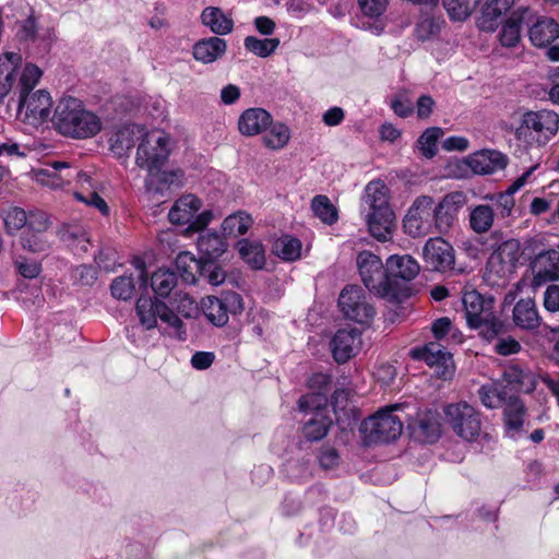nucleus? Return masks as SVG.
Wrapping results in <instances>:
<instances>
[{"mask_svg":"<svg viewBox=\"0 0 559 559\" xmlns=\"http://www.w3.org/2000/svg\"><path fill=\"white\" fill-rule=\"evenodd\" d=\"M72 164L66 160H53L45 164V167L34 169V180L50 189H63L72 183Z\"/></svg>","mask_w":559,"mask_h":559,"instance_id":"obj_17","label":"nucleus"},{"mask_svg":"<svg viewBox=\"0 0 559 559\" xmlns=\"http://www.w3.org/2000/svg\"><path fill=\"white\" fill-rule=\"evenodd\" d=\"M534 19L535 14L528 8H519L507 20V27L510 32L519 33L524 24L531 27Z\"/></svg>","mask_w":559,"mask_h":559,"instance_id":"obj_53","label":"nucleus"},{"mask_svg":"<svg viewBox=\"0 0 559 559\" xmlns=\"http://www.w3.org/2000/svg\"><path fill=\"white\" fill-rule=\"evenodd\" d=\"M325 404L326 397L322 393H310L301 396L299 400L300 411H316L313 417L307 420L302 428L304 436L310 441L321 440L329 431L332 421L323 411Z\"/></svg>","mask_w":559,"mask_h":559,"instance_id":"obj_10","label":"nucleus"},{"mask_svg":"<svg viewBox=\"0 0 559 559\" xmlns=\"http://www.w3.org/2000/svg\"><path fill=\"white\" fill-rule=\"evenodd\" d=\"M531 270L534 290L547 282L559 280V248L538 252L531 262Z\"/></svg>","mask_w":559,"mask_h":559,"instance_id":"obj_16","label":"nucleus"},{"mask_svg":"<svg viewBox=\"0 0 559 559\" xmlns=\"http://www.w3.org/2000/svg\"><path fill=\"white\" fill-rule=\"evenodd\" d=\"M507 162L502 153L493 150H483L464 159V164L477 175H489L502 170Z\"/></svg>","mask_w":559,"mask_h":559,"instance_id":"obj_19","label":"nucleus"},{"mask_svg":"<svg viewBox=\"0 0 559 559\" xmlns=\"http://www.w3.org/2000/svg\"><path fill=\"white\" fill-rule=\"evenodd\" d=\"M448 353L441 344L436 342H431L420 348H414L411 352L413 358L424 360L427 365L436 362L437 359L441 358V355Z\"/></svg>","mask_w":559,"mask_h":559,"instance_id":"obj_52","label":"nucleus"},{"mask_svg":"<svg viewBox=\"0 0 559 559\" xmlns=\"http://www.w3.org/2000/svg\"><path fill=\"white\" fill-rule=\"evenodd\" d=\"M386 271L389 281L393 285V278L414 280L418 275L420 266L412 255L394 254L386 260Z\"/></svg>","mask_w":559,"mask_h":559,"instance_id":"obj_28","label":"nucleus"},{"mask_svg":"<svg viewBox=\"0 0 559 559\" xmlns=\"http://www.w3.org/2000/svg\"><path fill=\"white\" fill-rule=\"evenodd\" d=\"M301 243L297 238L282 237L274 245V252L283 260L294 261L300 257Z\"/></svg>","mask_w":559,"mask_h":559,"instance_id":"obj_48","label":"nucleus"},{"mask_svg":"<svg viewBox=\"0 0 559 559\" xmlns=\"http://www.w3.org/2000/svg\"><path fill=\"white\" fill-rule=\"evenodd\" d=\"M437 227V214L435 201L429 195L417 197L409 206L403 221V227L411 237H424L432 233V226Z\"/></svg>","mask_w":559,"mask_h":559,"instance_id":"obj_9","label":"nucleus"},{"mask_svg":"<svg viewBox=\"0 0 559 559\" xmlns=\"http://www.w3.org/2000/svg\"><path fill=\"white\" fill-rule=\"evenodd\" d=\"M390 199L391 191L380 179L368 182L361 197L368 230L380 241L389 240L396 226V217Z\"/></svg>","mask_w":559,"mask_h":559,"instance_id":"obj_2","label":"nucleus"},{"mask_svg":"<svg viewBox=\"0 0 559 559\" xmlns=\"http://www.w3.org/2000/svg\"><path fill=\"white\" fill-rule=\"evenodd\" d=\"M501 255L497 253L496 251L491 253V255L488 259L486 271L488 274V277H496L497 280H507L511 274L514 273V269L511 264H504L502 259H500Z\"/></svg>","mask_w":559,"mask_h":559,"instance_id":"obj_51","label":"nucleus"},{"mask_svg":"<svg viewBox=\"0 0 559 559\" xmlns=\"http://www.w3.org/2000/svg\"><path fill=\"white\" fill-rule=\"evenodd\" d=\"M61 237L69 246L78 248L84 252L87 251L90 237L82 226L73 225L66 227L62 230Z\"/></svg>","mask_w":559,"mask_h":559,"instance_id":"obj_49","label":"nucleus"},{"mask_svg":"<svg viewBox=\"0 0 559 559\" xmlns=\"http://www.w3.org/2000/svg\"><path fill=\"white\" fill-rule=\"evenodd\" d=\"M111 294L115 298L121 300L131 299L134 295L135 287L131 276H119L111 283Z\"/></svg>","mask_w":559,"mask_h":559,"instance_id":"obj_54","label":"nucleus"},{"mask_svg":"<svg viewBox=\"0 0 559 559\" xmlns=\"http://www.w3.org/2000/svg\"><path fill=\"white\" fill-rule=\"evenodd\" d=\"M334 359L338 364L348 361L361 348V334L356 329L338 330L330 342Z\"/></svg>","mask_w":559,"mask_h":559,"instance_id":"obj_18","label":"nucleus"},{"mask_svg":"<svg viewBox=\"0 0 559 559\" xmlns=\"http://www.w3.org/2000/svg\"><path fill=\"white\" fill-rule=\"evenodd\" d=\"M135 310L140 323L146 330L154 329L157 325V318L177 331L182 329L181 320L164 301L153 299L150 296H141L136 301Z\"/></svg>","mask_w":559,"mask_h":559,"instance_id":"obj_12","label":"nucleus"},{"mask_svg":"<svg viewBox=\"0 0 559 559\" xmlns=\"http://www.w3.org/2000/svg\"><path fill=\"white\" fill-rule=\"evenodd\" d=\"M74 197L76 200L97 209L104 215H107L109 213V207L107 203L94 190L90 191L87 194H84L83 192H75Z\"/></svg>","mask_w":559,"mask_h":559,"instance_id":"obj_61","label":"nucleus"},{"mask_svg":"<svg viewBox=\"0 0 559 559\" xmlns=\"http://www.w3.org/2000/svg\"><path fill=\"white\" fill-rule=\"evenodd\" d=\"M527 408L524 402L515 395L509 396L503 405L502 419L507 433L516 438L523 430Z\"/></svg>","mask_w":559,"mask_h":559,"instance_id":"obj_22","label":"nucleus"},{"mask_svg":"<svg viewBox=\"0 0 559 559\" xmlns=\"http://www.w3.org/2000/svg\"><path fill=\"white\" fill-rule=\"evenodd\" d=\"M144 127L140 124H126L115 130L109 136V148L118 157L126 156L129 151L139 144Z\"/></svg>","mask_w":559,"mask_h":559,"instance_id":"obj_21","label":"nucleus"},{"mask_svg":"<svg viewBox=\"0 0 559 559\" xmlns=\"http://www.w3.org/2000/svg\"><path fill=\"white\" fill-rule=\"evenodd\" d=\"M503 389L518 393H531L535 390L537 381L535 374L519 365H509L502 372Z\"/></svg>","mask_w":559,"mask_h":559,"instance_id":"obj_20","label":"nucleus"},{"mask_svg":"<svg viewBox=\"0 0 559 559\" xmlns=\"http://www.w3.org/2000/svg\"><path fill=\"white\" fill-rule=\"evenodd\" d=\"M311 210L325 225H333L338 219V211L326 195H316L311 201Z\"/></svg>","mask_w":559,"mask_h":559,"instance_id":"obj_40","label":"nucleus"},{"mask_svg":"<svg viewBox=\"0 0 559 559\" xmlns=\"http://www.w3.org/2000/svg\"><path fill=\"white\" fill-rule=\"evenodd\" d=\"M444 417L454 432L466 441L476 440L481 431L479 412L466 402L447 405Z\"/></svg>","mask_w":559,"mask_h":559,"instance_id":"obj_8","label":"nucleus"},{"mask_svg":"<svg viewBox=\"0 0 559 559\" xmlns=\"http://www.w3.org/2000/svg\"><path fill=\"white\" fill-rule=\"evenodd\" d=\"M51 121L58 133L74 140L94 138L103 129L100 118L80 99L70 96L59 99Z\"/></svg>","mask_w":559,"mask_h":559,"instance_id":"obj_1","label":"nucleus"},{"mask_svg":"<svg viewBox=\"0 0 559 559\" xmlns=\"http://www.w3.org/2000/svg\"><path fill=\"white\" fill-rule=\"evenodd\" d=\"M200 275L214 286L223 284L226 278V272L212 262H203L202 266H200Z\"/></svg>","mask_w":559,"mask_h":559,"instance_id":"obj_58","label":"nucleus"},{"mask_svg":"<svg viewBox=\"0 0 559 559\" xmlns=\"http://www.w3.org/2000/svg\"><path fill=\"white\" fill-rule=\"evenodd\" d=\"M176 309L185 318H195L199 313L198 304L188 295H178Z\"/></svg>","mask_w":559,"mask_h":559,"instance_id":"obj_63","label":"nucleus"},{"mask_svg":"<svg viewBox=\"0 0 559 559\" xmlns=\"http://www.w3.org/2000/svg\"><path fill=\"white\" fill-rule=\"evenodd\" d=\"M290 139L289 128L282 122H271L265 130L262 140L266 147L271 150H281L287 145Z\"/></svg>","mask_w":559,"mask_h":559,"instance_id":"obj_39","label":"nucleus"},{"mask_svg":"<svg viewBox=\"0 0 559 559\" xmlns=\"http://www.w3.org/2000/svg\"><path fill=\"white\" fill-rule=\"evenodd\" d=\"M403 408V404L388 405L366 418L360 426L365 443L395 441L403 432L404 417L400 414Z\"/></svg>","mask_w":559,"mask_h":559,"instance_id":"obj_3","label":"nucleus"},{"mask_svg":"<svg viewBox=\"0 0 559 559\" xmlns=\"http://www.w3.org/2000/svg\"><path fill=\"white\" fill-rule=\"evenodd\" d=\"M423 259L428 269L436 272L453 270L455 251L450 242L441 237L429 238L423 248Z\"/></svg>","mask_w":559,"mask_h":559,"instance_id":"obj_15","label":"nucleus"},{"mask_svg":"<svg viewBox=\"0 0 559 559\" xmlns=\"http://www.w3.org/2000/svg\"><path fill=\"white\" fill-rule=\"evenodd\" d=\"M443 135L439 127H431L424 131L417 143L421 154L427 158H432L437 154V142Z\"/></svg>","mask_w":559,"mask_h":559,"instance_id":"obj_47","label":"nucleus"},{"mask_svg":"<svg viewBox=\"0 0 559 559\" xmlns=\"http://www.w3.org/2000/svg\"><path fill=\"white\" fill-rule=\"evenodd\" d=\"M202 205L201 199L194 194L189 193L181 195L173 204L168 213V218L170 223L176 225L189 224L188 230L200 231L214 219L212 210L200 212Z\"/></svg>","mask_w":559,"mask_h":559,"instance_id":"obj_7","label":"nucleus"},{"mask_svg":"<svg viewBox=\"0 0 559 559\" xmlns=\"http://www.w3.org/2000/svg\"><path fill=\"white\" fill-rule=\"evenodd\" d=\"M197 246L203 262H213L222 257L227 249L225 239L215 231L200 235Z\"/></svg>","mask_w":559,"mask_h":559,"instance_id":"obj_31","label":"nucleus"},{"mask_svg":"<svg viewBox=\"0 0 559 559\" xmlns=\"http://www.w3.org/2000/svg\"><path fill=\"white\" fill-rule=\"evenodd\" d=\"M173 146L174 140L166 132L144 128L136 148L135 164L154 175L168 160Z\"/></svg>","mask_w":559,"mask_h":559,"instance_id":"obj_5","label":"nucleus"},{"mask_svg":"<svg viewBox=\"0 0 559 559\" xmlns=\"http://www.w3.org/2000/svg\"><path fill=\"white\" fill-rule=\"evenodd\" d=\"M465 200V194L456 191L447 194L438 206H435L437 214V230L439 233H445L452 226L455 216L464 205Z\"/></svg>","mask_w":559,"mask_h":559,"instance_id":"obj_23","label":"nucleus"},{"mask_svg":"<svg viewBox=\"0 0 559 559\" xmlns=\"http://www.w3.org/2000/svg\"><path fill=\"white\" fill-rule=\"evenodd\" d=\"M183 183L185 175L181 169L162 170V168H159L154 175L147 174L146 178L148 189H152L155 185H157L156 189L159 190L171 186L181 187Z\"/></svg>","mask_w":559,"mask_h":559,"instance_id":"obj_38","label":"nucleus"},{"mask_svg":"<svg viewBox=\"0 0 559 559\" xmlns=\"http://www.w3.org/2000/svg\"><path fill=\"white\" fill-rule=\"evenodd\" d=\"M52 106V97L44 88L19 97V110L24 111L25 120L34 126L41 124L50 118Z\"/></svg>","mask_w":559,"mask_h":559,"instance_id":"obj_14","label":"nucleus"},{"mask_svg":"<svg viewBox=\"0 0 559 559\" xmlns=\"http://www.w3.org/2000/svg\"><path fill=\"white\" fill-rule=\"evenodd\" d=\"M522 346L518 340L512 336H499L493 345V349L498 355L509 356L518 354Z\"/></svg>","mask_w":559,"mask_h":559,"instance_id":"obj_60","label":"nucleus"},{"mask_svg":"<svg viewBox=\"0 0 559 559\" xmlns=\"http://www.w3.org/2000/svg\"><path fill=\"white\" fill-rule=\"evenodd\" d=\"M481 0H443L449 16L455 21H465L479 5Z\"/></svg>","mask_w":559,"mask_h":559,"instance_id":"obj_44","label":"nucleus"},{"mask_svg":"<svg viewBox=\"0 0 559 559\" xmlns=\"http://www.w3.org/2000/svg\"><path fill=\"white\" fill-rule=\"evenodd\" d=\"M478 397L481 404L490 409L504 405L508 400L504 389H500L497 382L481 385L478 390Z\"/></svg>","mask_w":559,"mask_h":559,"instance_id":"obj_43","label":"nucleus"},{"mask_svg":"<svg viewBox=\"0 0 559 559\" xmlns=\"http://www.w3.org/2000/svg\"><path fill=\"white\" fill-rule=\"evenodd\" d=\"M462 302L468 325L492 311V299L486 300L476 290L465 292L462 298Z\"/></svg>","mask_w":559,"mask_h":559,"instance_id":"obj_30","label":"nucleus"},{"mask_svg":"<svg viewBox=\"0 0 559 559\" xmlns=\"http://www.w3.org/2000/svg\"><path fill=\"white\" fill-rule=\"evenodd\" d=\"M512 318L514 324L522 330H536L542 322L536 304L531 298L520 299L514 305Z\"/></svg>","mask_w":559,"mask_h":559,"instance_id":"obj_29","label":"nucleus"},{"mask_svg":"<svg viewBox=\"0 0 559 559\" xmlns=\"http://www.w3.org/2000/svg\"><path fill=\"white\" fill-rule=\"evenodd\" d=\"M203 261L197 260L190 252H180L176 258V266L181 277L187 283L195 282V271L200 272Z\"/></svg>","mask_w":559,"mask_h":559,"instance_id":"obj_46","label":"nucleus"},{"mask_svg":"<svg viewBox=\"0 0 559 559\" xmlns=\"http://www.w3.org/2000/svg\"><path fill=\"white\" fill-rule=\"evenodd\" d=\"M530 35H559V24L551 17L535 15Z\"/></svg>","mask_w":559,"mask_h":559,"instance_id":"obj_57","label":"nucleus"},{"mask_svg":"<svg viewBox=\"0 0 559 559\" xmlns=\"http://www.w3.org/2000/svg\"><path fill=\"white\" fill-rule=\"evenodd\" d=\"M226 50V43L219 37L202 38L193 46L194 58L202 63H211Z\"/></svg>","mask_w":559,"mask_h":559,"instance_id":"obj_32","label":"nucleus"},{"mask_svg":"<svg viewBox=\"0 0 559 559\" xmlns=\"http://www.w3.org/2000/svg\"><path fill=\"white\" fill-rule=\"evenodd\" d=\"M253 223L252 217L242 211L227 216L222 223V229L229 235H245Z\"/></svg>","mask_w":559,"mask_h":559,"instance_id":"obj_45","label":"nucleus"},{"mask_svg":"<svg viewBox=\"0 0 559 559\" xmlns=\"http://www.w3.org/2000/svg\"><path fill=\"white\" fill-rule=\"evenodd\" d=\"M493 207L488 204H478L469 213V226L476 234L487 233L493 225Z\"/></svg>","mask_w":559,"mask_h":559,"instance_id":"obj_36","label":"nucleus"},{"mask_svg":"<svg viewBox=\"0 0 559 559\" xmlns=\"http://www.w3.org/2000/svg\"><path fill=\"white\" fill-rule=\"evenodd\" d=\"M496 252L501 255L500 259H502L504 264H511L512 267L515 270L516 263L521 257V246L519 240L510 239L502 242L498 247Z\"/></svg>","mask_w":559,"mask_h":559,"instance_id":"obj_55","label":"nucleus"},{"mask_svg":"<svg viewBox=\"0 0 559 559\" xmlns=\"http://www.w3.org/2000/svg\"><path fill=\"white\" fill-rule=\"evenodd\" d=\"M429 366L435 368L437 377L443 380L451 379L455 372L454 361L450 353L441 355L440 359Z\"/></svg>","mask_w":559,"mask_h":559,"instance_id":"obj_59","label":"nucleus"},{"mask_svg":"<svg viewBox=\"0 0 559 559\" xmlns=\"http://www.w3.org/2000/svg\"><path fill=\"white\" fill-rule=\"evenodd\" d=\"M557 37L545 39V37H530L532 44L545 49V56L554 62L559 61V44H555Z\"/></svg>","mask_w":559,"mask_h":559,"instance_id":"obj_62","label":"nucleus"},{"mask_svg":"<svg viewBox=\"0 0 559 559\" xmlns=\"http://www.w3.org/2000/svg\"><path fill=\"white\" fill-rule=\"evenodd\" d=\"M203 25L216 35H228L233 31L234 22L219 8L207 7L201 14Z\"/></svg>","mask_w":559,"mask_h":559,"instance_id":"obj_33","label":"nucleus"},{"mask_svg":"<svg viewBox=\"0 0 559 559\" xmlns=\"http://www.w3.org/2000/svg\"><path fill=\"white\" fill-rule=\"evenodd\" d=\"M445 21L441 16L425 15L416 26L417 35H436L444 31Z\"/></svg>","mask_w":559,"mask_h":559,"instance_id":"obj_56","label":"nucleus"},{"mask_svg":"<svg viewBox=\"0 0 559 559\" xmlns=\"http://www.w3.org/2000/svg\"><path fill=\"white\" fill-rule=\"evenodd\" d=\"M514 0H487L478 17V27L483 32H495L501 19L514 5Z\"/></svg>","mask_w":559,"mask_h":559,"instance_id":"obj_24","label":"nucleus"},{"mask_svg":"<svg viewBox=\"0 0 559 559\" xmlns=\"http://www.w3.org/2000/svg\"><path fill=\"white\" fill-rule=\"evenodd\" d=\"M280 41L274 38L246 37L245 47L259 57L270 56L278 46Z\"/></svg>","mask_w":559,"mask_h":559,"instance_id":"obj_50","label":"nucleus"},{"mask_svg":"<svg viewBox=\"0 0 559 559\" xmlns=\"http://www.w3.org/2000/svg\"><path fill=\"white\" fill-rule=\"evenodd\" d=\"M514 193L508 188L504 192L487 194L485 197L486 200L492 203L493 212L498 219H506L512 215L515 206Z\"/></svg>","mask_w":559,"mask_h":559,"instance_id":"obj_41","label":"nucleus"},{"mask_svg":"<svg viewBox=\"0 0 559 559\" xmlns=\"http://www.w3.org/2000/svg\"><path fill=\"white\" fill-rule=\"evenodd\" d=\"M43 76V70L32 63L27 62L19 72V79L15 81V92L19 97L35 92L34 88L38 85Z\"/></svg>","mask_w":559,"mask_h":559,"instance_id":"obj_35","label":"nucleus"},{"mask_svg":"<svg viewBox=\"0 0 559 559\" xmlns=\"http://www.w3.org/2000/svg\"><path fill=\"white\" fill-rule=\"evenodd\" d=\"M177 285V275L173 271L159 269L151 277V287L154 293L166 298Z\"/></svg>","mask_w":559,"mask_h":559,"instance_id":"obj_42","label":"nucleus"},{"mask_svg":"<svg viewBox=\"0 0 559 559\" xmlns=\"http://www.w3.org/2000/svg\"><path fill=\"white\" fill-rule=\"evenodd\" d=\"M413 433L420 442H436L441 436L439 414L431 409L418 413L413 425Z\"/></svg>","mask_w":559,"mask_h":559,"instance_id":"obj_25","label":"nucleus"},{"mask_svg":"<svg viewBox=\"0 0 559 559\" xmlns=\"http://www.w3.org/2000/svg\"><path fill=\"white\" fill-rule=\"evenodd\" d=\"M23 57L19 51H4L0 56V98L7 96L15 83V74L22 66Z\"/></svg>","mask_w":559,"mask_h":559,"instance_id":"obj_27","label":"nucleus"},{"mask_svg":"<svg viewBox=\"0 0 559 559\" xmlns=\"http://www.w3.org/2000/svg\"><path fill=\"white\" fill-rule=\"evenodd\" d=\"M4 222L9 230H17L26 225L27 214L24 210L14 207L7 212Z\"/></svg>","mask_w":559,"mask_h":559,"instance_id":"obj_64","label":"nucleus"},{"mask_svg":"<svg viewBox=\"0 0 559 559\" xmlns=\"http://www.w3.org/2000/svg\"><path fill=\"white\" fill-rule=\"evenodd\" d=\"M272 116L263 108H249L238 120V129L246 136H253L264 132L271 126Z\"/></svg>","mask_w":559,"mask_h":559,"instance_id":"obj_26","label":"nucleus"},{"mask_svg":"<svg viewBox=\"0 0 559 559\" xmlns=\"http://www.w3.org/2000/svg\"><path fill=\"white\" fill-rule=\"evenodd\" d=\"M559 116L554 110H530L522 115L515 138L526 146H542L558 132Z\"/></svg>","mask_w":559,"mask_h":559,"instance_id":"obj_4","label":"nucleus"},{"mask_svg":"<svg viewBox=\"0 0 559 559\" xmlns=\"http://www.w3.org/2000/svg\"><path fill=\"white\" fill-rule=\"evenodd\" d=\"M468 326L477 330L479 336L487 342H492L507 332L504 322L496 317L492 311Z\"/></svg>","mask_w":559,"mask_h":559,"instance_id":"obj_34","label":"nucleus"},{"mask_svg":"<svg viewBox=\"0 0 559 559\" xmlns=\"http://www.w3.org/2000/svg\"><path fill=\"white\" fill-rule=\"evenodd\" d=\"M338 307L347 319L358 323H368L376 313L364 289L356 285L343 288L338 297Z\"/></svg>","mask_w":559,"mask_h":559,"instance_id":"obj_11","label":"nucleus"},{"mask_svg":"<svg viewBox=\"0 0 559 559\" xmlns=\"http://www.w3.org/2000/svg\"><path fill=\"white\" fill-rule=\"evenodd\" d=\"M243 309L242 298L235 292H228L222 297L207 296L202 300V310L210 322L216 326H224L229 314L240 313Z\"/></svg>","mask_w":559,"mask_h":559,"instance_id":"obj_13","label":"nucleus"},{"mask_svg":"<svg viewBox=\"0 0 559 559\" xmlns=\"http://www.w3.org/2000/svg\"><path fill=\"white\" fill-rule=\"evenodd\" d=\"M357 267L365 286L376 295L394 299L396 288L391 284L381 259L370 251H362L357 255Z\"/></svg>","mask_w":559,"mask_h":559,"instance_id":"obj_6","label":"nucleus"},{"mask_svg":"<svg viewBox=\"0 0 559 559\" xmlns=\"http://www.w3.org/2000/svg\"><path fill=\"white\" fill-rule=\"evenodd\" d=\"M240 257L251 265L252 269L260 270L265 264V251L261 242L249 241L247 239L238 242Z\"/></svg>","mask_w":559,"mask_h":559,"instance_id":"obj_37","label":"nucleus"}]
</instances>
